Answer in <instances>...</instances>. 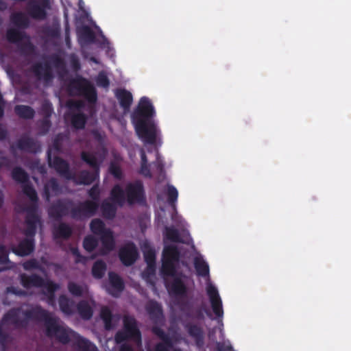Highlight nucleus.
<instances>
[{
  "label": "nucleus",
  "instance_id": "nucleus-18",
  "mask_svg": "<svg viewBox=\"0 0 351 351\" xmlns=\"http://www.w3.org/2000/svg\"><path fill=\"white\" fill-rule=\"evenodd\" d=\"M150 320L154 324H161L164 321L162 305L154 300H149L145 306Z\"/></svg>",
  "mask_w": 351,
  "mask_h": 351
},
{
  "label": "nucleus",
  "instance_id": "nucleus-34",
  "mask_svg": "<svg viewBox=\"0 0 351 351\" xmlns=\"http://www.w3.org/2000/svg\"><path fill=\"white\" fill-rule=\"evenodd\" d=\"M81 158L91 167L94 171L99 172V163L94 154L83 151L81 153Z\"/></svg>",
  "mask_w": 351,
  "mask_h": 351
},
{
  "label": "nucleus",
  "instance_id": "nucleus-25",
  "mask_svg": "<svg viewBox=\"0 0 351 351\" xmlns=\"http://www.w3.org/2000/svg\"><path fill=\"white\" fill-rule=\"evenodd\" d=\"M100 240L102 245L101 250V255H106L114 250L115 246V241L113 237V233L110 230L106 231L104 232V234L101 235Z\"/></svg>",
  "mask_w": 351,
  "mask_h": 351
},
{
  "label": "nucleus",
  "instance_id": "nucleus-64",
  "mask_svg": "<svg viewBox=\"0 0 351 351\" xmlns=\"http://www.w3.org/2000/svg\"><path fill=\"white\" fill-rule=\"evenodd\" d=\"M5 136V131L3 127L0 125V139H2Z\"/></svg>",
  "mask_w": 351,
  "mask_h": 351
},
{
  "label": "nucleus",
  "instance_id": "nucleus-63",
  "mask_svg": "<svg viewBox=\"0 0 351 351\" xmlns=\"http://www.w3.org/2000/svg\"><path fill=\"white\" fill-rule=\"evenodd\" d=\"M23 29H25L28 26V21L27 18L23 15Z\"/></svg>",
  "mask_w": 351,
  "mask_h": 351
},
{
  "label": "nucleus",
  "instance_id": "nucleus-31",
  "mask_svg": "<svg viewBox=\"0 0 351 351\" xmlns=\"http://www.w3.org/2000/svg\"><path fill=\"white\" fill-rule=\"evenodd\" d=\"M59 306L62 313L71 315L74 313V302L64 295H61L58 299Z\"/></svg>",
  "mask_w": 351,
  "mask_h": 351
},
{
  "label": "nucleus",
  "instance_id": "nucleus-43",
  "mask_svg": "<svg viewBox=\"0 0 351 351\" xmlns=\"http://www.w3.org/2000/svg\"><path fill=\"white\" fill-rule=\"evenodd\" d=\"M67 288L69 293L75 297H82L84 294V287L74 282H69Z\"/></svg>",
  "mask_w": 351,
  "mask_h": 351
},
{
  "label": "nucleus",
  "instance_id": "nucleus-37",
  "mask_svg": "<svg viewBox=\"0 0 351 351\" xmlns=\"http://www.w3.org/2000/svg\"><path fill=\"white\" fill-rule=\"evenodd\" d=\"M165 237L166 239L174 243H184L180 237L178 230L174 227H165Z\"/></svg>",
  "mask_w": 351,
  "mask_h": 351
},
{
  "label": "nucleus",
  "instance_id": "nucleus-7",
  "mask_svg": "<svg viewBox=\"0 0 351 351\" xmlns=\"http://www.w3.org/2000/svg\"><path fill=\"white\" fill-rule=\"evenodd\" d=\"M128 339H132L138 343L141 342V333L138 328L136 320L134 317L125 316L123 318V329L117 332L114 341L117 344Z\"/></svg>",
  "mask_w": 351,
  "mask_h": 351
},
{
  "label": "nucleus",
  "instance_id": "nucleus-27",
  "mask_svg": "<svg viewBox=\"0 0 351 351\" xmlns=\"http://www.w3.org/2000/svg\"><path fill=\"white\" fill-rule=\"evenodd\" d=\"M72 233V228L64 222H60L53 229V236L55 239H62L67 240L71 237Z\"/></svg>",
  "mask_w": 351,
  "mask_h": 351
},
{
  "label": "nucleus",
  "instance_id": "nucleus-32",
  "mask_svg": "<svg viewBox=\"0 0 351 351\" xmlns=\"http://www.w3.org/2000/svg\"><path fill=\"white\" fill-rule=\"evenodd\" d=\"M194 267L197 276L202 277L209 276V266L203 258L197 256L194 258Z\"/></svg>",
  "mask_w": 351,
  "mask_h": 351
},
{
  "label": "nucleus",
  "instance_id": "nucleus-53",
  "mask_svg": "<svg viewBox=\"0 0 351 351\" xmlns=\"http://www.w3.org/2000/svg\"><path fill=\"white\" fill-rule=\"evenodd\" d=\"M40 264L39 262L35 259L32 258L25 262H23V269L29 270L32 269H39Z\"/></svg>",
  "mask_w": 351,
  "mask_h": 351
},
{
  "label": "nucleus",
  "instance_id": "nucleus-23",
  "mask_svg": "<svg viewBox=\"0 0 351 351\" xmlns=\"http://www.w3.org/2000/svg\"><path fill=\"white\" fill-rule=\"evenodd\" d=\"M99 173L98 171L90 172L87 170H82L77 176L73 174V178L69 180H73L77 184L88 185L99 178Z\"/></svg>",
  "mask_w": 351,
  "mask_h": 351
},
{
  "label": "nucleus",
  "instance_id": "nucleus-52",
  "mask_svg": "<svg viewBox=\"0 0 351 351\" xmlns=\"http://www.w3.org/2000/svg\"><path fill=\"white\" fill-rule=\"evenodd\" d=\"M71 252L72 254L74 256H75V262L76 263H80L85 264L87 262L88 258L85 256L82 255L77 247H72L71 249Z\"/></svg>",
  "mask_w": 351,
  "mask_h": 351
},
{
  "label": "nucleus",
  "instance_id": "nucleus-13",
  "mask_svg": "<svg viewBox=\"0 0 351 351\" xmlns=\"http://www.w3.org/2000/svg\"><path fill=\"white\" fill-rule=\"evenodd\" d=\"M47 158L49 166L54 169L60 176L66 180L73 178V173L71 171L69 164L66 160L59 156L52 158L50 149L47 152Z\"/></svg>",
  "mask_w": 351,
  "mask_h": 351
},
{
  "label": "nucleus",
  "instance_id": "nucleus-57",
  "mask_svg": "<svg viewBox=\"0 0 351 351\" xmlns=\"http://www.w3.org/2000/svg\"><path fill=\"white\" fill-rule=\"evenodd\" d=\"M218 351H232V347L231 345H226L224 343H217Z\"/></svg>",
  "mask_w": 351,
  "mask_h": 351
},
{
  "label": "nucleus",
  "instance_id": "nucleus-59",
  "mask_svg": "<svg viewBox=\"0 0 351 351\" xmlns=\"http://www.w3.org/2000/svg\"><path fill=\"white\" fill-rule=\"evenodd\" d=\"M7 261V255L3 248L0 249V265L5 263Z\"/></svg>",
  "mask_w": 351,
  "mask_h": 351
},
{
  "label": "nucleus",
  "instance_id": "nucleus-2",
  "mask_svg": "<svg viewBox=\"0 0 351 351\" xmlns=\"http://www.w3.org/2000/svg\"><path fill=\"white\" fill-rule=\"evenodd\" d=\"M154 116V106L147 97L141 98L137 108L131 115L137 135L145 143L150 145H154L156 141L157 128Z\"/></svg>",
  "mask_w": 351,
  "mask_h": 351
},
{
  "label": "nucleus",
  "instance_id": "nucleus-20",
  "mask_svg": "<svg viewBox=\"0 0 351 351\" xmlns=\"http://www.w3.org/2000/svg\"><path fill=\"white\" fill-rule=\"evenodd\" d=\"M171 277L173 278L172 281L167 286L169 293L176 296H186L187 287L182 278L177 276V272L175 276Z\"/></svg>",
  "mask_w": 351,
  "mask_h": 351
},
{
  "label": "nucleus",
  "instance_id": "nucleus-47",
  "mask_svg": "<svg viewBox=\"0 0 351 351\" xmlns=\"http://www.w3.org/2000/svg\"><path fill=\"white\" fill-rule=\"evenodd\" d=\"M53 110L52 105L49 102L45 101L42 104L40 107V114L43 116V118L50 119L53 113Z\"/></svg>",
  "mask_w": 351,
  "mask_h": 351
},
{
  "label": "nucleus",
  "instance_id": "nucleus-9",
  "mask_svg": "<svg viewBox=\"0 0 351 351\" xmlns=\"http://www.w3.org/2000/svg\"><path fill=\"white\" fill-rule=\"evenodd\" d=\"M23 228V256L31 254L35 249V235L38 226H42L41 220L25 219Z\"/></svg>",
  "mask_w": 351,
  "mask_h": 351
},
{
  "label": "nucleus",
  "instance_id": "nucleus-62",
  "mask_svg": "<svg viewBox=\"0 0 351 351\" xmlns=\"http://www.w3.org/2000/svg\"><path fill=\"white\" fill-rule=\"evenodd\" d=\"M147 271L149 274H154L156 271V263L153 265V266L149 267L148 265L147 266Z\"/></svg>",
  "mask_w": 351,
  "mask_h": 351
},
{
  "label": "nucleus",
  "instance_id": "nucleus-30",
  "mask_svg": "<svg viewBox=\"0 0 351 351\" xmlns=\"http://www.w3.org/2000/svg\"><path fill=\"white\" fill-rule=\"evenodd\" d=\"M36 154L41 152V144L39 141L23 134V152Z\"/></svg>",
  "mask_w": 351,
  "mask_h": 351
},
{
  "label": "nucleus",
  "instance_id": "nucleus-26",
  "mask_svg": "<svg viewBox=\"0 0 351 351\" xmlns=\"http://www.w3.org/2000/svg\"><path fill=\"white\" fill-rule=\"evenodd\" d=\"M60 193V186L56 178H51L45 184L43 196L45 201L49 202L53 195H58Z\"/></svg>",
  "mask_w": 351,
  "mask_h": 351
},
{
  "label": "nucleus",
  "instance_id": "nucleus-33",
  "mask_svg": "<svg viewBox=\"0 0 351 351\" xmlns=\"http://www.w3.org/2000/svg\"><path fill=\"white\" fill-rule=\"evenodd\" d=\"M77 309L80 317L85 320L90 319L93 316V308L86 300L79 302L77 305Z\"/></svg>",
  "mask_w": 351,
  "mask_h": 351
},
{
  "label": "nucleus",
  "instance_id": "nucleus-44",
  "mask_svg": "<svg viewBox=\"0 0 351 351\" xmlns=\"http://www.w3.org/2000/svg\"><path fill=\"white\" fill-rule=\"evenodd\" d=\"M109 172L117 180H121L123 178V173L121 168L115 162L110 163Z\"/></svg>",
  "mask_w": 351,
  "mask_h": 351
},
{
  "label": "nucleus",
  "instance_id": "nucleus-15",
  "mask_svg": "<svg viewBox=\"0 0 351 351\" xmlns=\"http://www.w3.org/2000/svg\"><path fill=\"white\" fill-rule=\"evenodd\" d=\"M183 326L188 335L194 340L198 349H202L204 346L205 333L202 326L198 324L190 322H184Z\"/></svg>",
  "mask_w": 351,
  "mask_h": 351
},
{
  "label": "nucleus",
  "instance_id": "nucleus-6",
  "mask_svg": "<svg viewBox=\"0 0 351 351\" xmlns=\"http://www.w3.org/2000/svg\"><path fill=\"white\" fill-rule=\"evenodd\" d=\"M27 180L28 174L23 170V195L27 196L30 201L28 204H23L25 219L41 220L37 192L32 185L27 184Z\"/></svg>",
  "mask_w": 351,
  "mask_h": 351
},
{
  "label": "nucleus",
  "instance_id": "nucleus-5",
  "mask_svg": "<svg viewBox=\"0 0 351 351\" xmlns=\"http://www.w3.org/2000/svg\"><path fill=\"white\" fill-rule=\"evenodd\" d=\"M51 64L56 69L65 68L64 60L57 54H52L49 60L34 63L32 66V71L38 80L49 84L54 77Z\"/></svg>",
  "mask_w": 351,
  "mask_h": 351
},
{
  "label": "nucleus",
  "instance_id": "nucleus-56",
  "mask_svg": "<svg viewBox=\"0 0 351 351\" xmlns=\"http://www.w3.org/2000/svg\"><path fill=\"white\" fill-rule=\"evenodd\" d=\"M68 107L70 109L75 108L77 110H80L83 107V104L80 101H70L68 103Z\"/></svg>",
  "mask_w": 351,
  "mask_h": 351
},
{
  "label": "nucleus",
  "instance_id": "nucleus-17",
  "mask_svg": "<svg viewBox=\"0 0 351 351\" xmlns=\"http://www.w3.org/2000/svg\"><path fill=\"white\" fill-rule=\"evenodd\" d=\"M206 292L209 297L214 314L217 317H222L223 315L222 301L219 296L218 290L215 286L210 284L206 287Z\"/></svg>",
  "mask_w": 351,
  "mask_h": 351
},
{
  "label": "nucleus",
  "instance_id": "nucleus-45",
  "mask_svg": "<svg viewBox=\"0 0 351 351\" xmlns=\"http://www.w3.org/2000/svg\"><path fill=\"white\" fill-rule=\"evenodd\" d=\"M88 195L91 198L90 201L96 202L99 204L101 191L97 184H94L88 190Z\"/></svg>",
  "mask_w": 351,
  "mask_h": 351
},
{
  "label": "nucleus",
  "instance_id": "nucleus-36",
  "mask_svg": "<svg viewBox=\"0 0 351 351\" xmlns=\"http://www.w3.org/2000/svg\"><path fill=\"white\" fill-rule=\"evenodd\" d=\"M106 271V264L101 260L97 261L92 267V275L96 279L104 277Z\"/></svg>",
  "mask_w": 351,
  "mask_h": 351
},
{
  "label": "nucleus",
  "instance_id": "nucleus-46",
  "mask_svg": "<svg viewBox=\"0 0 351 351\" xmlns=\"http://www.w3.org/2000/svg\"><path fill=\"white\" fill-rule=\"evenodd\" d=\"M51 126V123L50 119L43 118V119L38 122L39 134L41 135L46 134L49 131Z\"/></svg>",
  "mask_w": 351,
  "mask_h": 351
},
{
  "label": "nucleus",
  "instance_id": "nucleus-61",
  "mask_svg": "<svg viewBox=\"0 0 351 351\" xmlns=\"http://www.w3.org/2000/svg\"><path fill=\"white\" fill-rule=\"evenodd\" d=\"M141 164H147V158L145 154V152L143 149L141 151Z\"/></svg>",
  "mask_w": 351,
  "mask_h": 351
},
{
  "label": "nucleus",
  "instance_id": "nucleus-8",
  "mask_svg": "<svg viewBox=\"0 0 351 351\" xmlns=\"http://www.w3.org/2000/svg\"><path fill=\"white\" fill-rule=\"evenodd\" d=\"M180 252L176 245H169L164 247L162 258L161 272L166 276H173L176 273V264Z\"/></svg>",
  "mask_w": 351,
  "mask_h": 351
},
{
  "label": "nucleus",
  "instance_id": "nucleus-28",
  "mask_svg": "<svg viewBox=\"0 0 351 351\" xmlns=\"http://www.w3.org/2000/svg\"><path fill=\"white\" fill-rule=\"evenodd\" d=\"M45 279L38 274L26 276L23 274V288L34 287L38 288L43 287L45 285Z\"/></svg>",
  "mask_w": 351,
  "mask_h": 351
},
{
  "label": "nucleus",
  "instance_id": "nucleus-48",
  "mask_svg": "<svg viewBox=\"0 0 351 351\" xmlns=\"http://www.w3.org/2000/svg\"><path fill=\"white\" fill-rule=\"evenodd\" d=\"M49 294V298L53 299L54 298L55 292L59 289V285L53 282L51 280H45L44 287Z\"/></svg>",
  "mask_w": 351,
  "mask_h": 351
},
{
  "label": "nucleus",
  "instance_id": "nucleus-12",
  "mask_svg": "<svg viewBox=\"0 0 351 351\" xmlns=\"http://www.w3.org/2000/svg\"><path fill=\"white\" fill-rule=\"evenodd\" d=\"M99 204L98 202L85 200L80 202L77 206H73L71 209V218L75 220H82L90 218L97 213Z\"/></svg>",
  "mask_w": 351,
  "mask_h": 351
},
{
  "label": "nucleus",
  "instance_id": "nucleus-35",
  "mask_svg": "<svg viewBox=\"0 0 351 351\" xmlns=\"http://www.w3.org/2000/svg\"><path fill=\"white\" fill-rule=\"evenodd\" d=\"M91 232L97 236H101L110 229L106 228L105 223L100 219H94L90 223Z\"/></svg>",
  "mask_w": 351,
  "mask_h": 351
},
{
  "label": "nucleus",
  "instance_id": "nucleus-22",
  "mask_svg": "<svg viewBox=\"0 0 351 351\" xmlns=\"http://www.w3.org/2000/svg\"><path fill=\"white\" fill-rule=\"evenodd\" d=\"M115 97L124 112H128L133 101L132 93L125 88H118L115 91Z\"/></svg>",
  "mask_w": 351,
  "mask_h": 351
},
{
  "label": "nucleus",
  "instance_id": "nucleus-14",
  "mask_svg": "<svg viewBox=\"0 0 351 351\" xmlns=\"http://www.w3.org/2000/svg\"><path fill=\"white\" fill-rule=\"evenodd\" d=\"M152 332L162 341L157 343L152 350L148 351H170L174 346L173 338L166 333L160 327L154 326Z\"/></svg>",
  "mask_w": 351,
  "mask_h": 351
},
{
  "label": "nucleus",
  "instance_id": "nucleus-24",
  "mask_svg": "<svg viewBox=\"0 0 351 351\" xmlns=\"http://www.w3.org/2000/svg\"><path fill=\"white\" fill-rule=\"evenodd\" d=\"M180 309L187 318L199 321L204 319V310L201 307L193 309L189 302H184L181 304Z\"/></svg>",
  "mask_w": 351,
  "mask_h": 351
},
{
  "label": "nucleus",
  "instance_id": "nucleus-10",
  "mask_svg": "<svg viewBox=\"0 0 351 351\" xmlns=\"http://www.w3.org/2000/svg\"><path fill=\"white\" fill-rule=\"evenodd\" d=\"M73 202L69 199H59L52 202L47 208V213L49 218L60 221L64 217L70 214L71 217V209Z\"/></svg>",
  "mask_w": 351,
  "mask_h": 351
},
{
  "label": "nucleus",
  "instance_id": "nucleus-40",
  "mask_svg": "<svg viewBox=\"0 0 351 351\" xmlns=\"http://www.w3.org/2000/svg\"><path fill=\"white\" fill-rule=\"evenodd\" d=\"M100 316L104 321L106 329L110 330L112 328V314L110 309L107 306L103 307L101 310Z\"/></svg>",
  "mask_w": 351,
  "mask_h": 351
},
{
  "label": "nucleus",
  "instance_id": "nucleus-29",
  "mask_svg": "<svg viewBox=\"0 0 351 351\" xmlns=\"http://www.w3.org/2000/svg\"><path fill=\"white\" fill-rule=\"evenodd\" d=\"M88 120V117L82 112L72 113L71 114V123L73 128L76 130H82L85 128Z\"/></svg>",
  "mask_w": 351,
  "mask_h": 351
},
{
  "label": "nucleus",
  "instance_id": "nucleus-39",
  "mask_svg": "<svg viewBox=\"0 0 351 351\" xmlns=\"http://www.w3.org/2000/svg\"><path fill=\"white\" fill-rule=\"evenodd\" d=\"M80 37L87 43H93L95 40V34L88 26H84L80 31Z\"/></svg>",
  "mask_w": 351,
  "mask_h": 351
},
{
  "label": "nucleus",
  "instance_id": "nucleus-55",
  "mask_svg": "<svg viewBox=\"0 0 351 351\" xmlns=\"http://www.w3.org/2000/svg\"><path fill=\"white\" fill-rule=\"evenodd\" d=\"M139 173L146 178H151L152 177L148 163L141 164V169Z\"/></svg>",
  "mask_w": 351,
  "mask_h": 351
},
{
  "label": "nucleus",
  "instance_id": "nucleus-51",
  "mask_svg": "<svg viewBox=\"0 0 351 351\" xmlns=\"http://www.w3.org/2000/svg\"><path fill=\"white\" fill-rule=\"evenodd\" d=\"M69 64L71 69L77 72L81 69V64L78 56L75 53H71L69 56Z\"/></svg>",
  "mask_w": 351,
  "mask_h": 351
},
{
  "label": "nucleus",
  "instance_id": "nucleus-3",
  "mask_svg": "<svg viewBox=\"0 0 351 351\" xmlns=\"http://www.w3.org/2000/svg\"><path fill=\"white\" fill-rule=\"evenodd\" d=\"M111 200L117 205L123 206L125 202L129 205H143L146 203V194L143 182L136 180L126 184L125 189L115 184L110 191Z\"/></svg>",
  "mask_w": 351,
  "mask_h": 351
},
{
  "label": "nucleus",
  "instance_id": "nucleus-58",
  "mask_svg": "<svg viewBox=\"0 0 351 351\" xmlns=\"http://www.w3.org/2000/svg\"><path fill=\"white\" fill-rule=\"evenodd\" d=\"M12 177L14 180L21 182L22 179V171L20 168L16 169L12 172Z\"/></svg>",
  "mask_w": 351,
  "mask_h": 351
},
{
  "label": "nucleus",
  "instance_id": "nucleus-1",
  "mask_svg": "<svg viewBox=\"0 0 351 351\" xmlns=\"http://www.w3.org/2000/svg\"><path fill=\"white\" fill-rule=\"evenodd\" d=\"M23 316L36 322L43 323L45 335L62 345L72 343L73 348L77 351H99L89 339L67 326L58 317L40 306H36L29 311H23Z\"/></svg>",
  "mask_w": 351,
  "mask_h": 351
},
{
  "label": "nucleus",
  "instance_id": "nucleus-21",
  "mask_svg": "<svg viewBox=\"0 0 351 351\" xmlns=\"http://www.w3.org/2000/svg\"><path fill=\"white\" fill-rule=\"evenodd\" d=\"M108 278L110 287L107 289L108 292L113 296H117L123 291L125 288L124 282L117 274L113 271L109 272Z\"/></svg>",
  "mask_w": 351,
  "mask_h": 351
},
{
  "label": "nucleus",
  "instance_id": "nucleus-19",
  "mask_svg": "<svg viewBox=\"0 0 351 351\" xmlns=\"http://www.w3.org/2000/svg\"><path fill=\"white\" fill-rule=\"evenodd\" d=\"M22 16L20 13L14 14L11 18L10 27L8 32V38L12 42H16L21 38V27Z\"/></svg>",
  "mask_w": 351,
  "mask_h": 351
},
{
  "label": "nucleus",
  "instance_id": "nucleus-16",
  "mask_svg": "<svg viewBox=\"0 0 351 351\" xmlns=\"http://www.w3.org/2000/svg\"><path fill=\"white\" fill-rule=\"evenodd\" d=\"M119 257L125 266H131L138 257V252L135 244L129 242L119 249Z\"/></svg>",
  "mask_w": 351,
  "mask_h": 351
},
{
  "label": "nucleus",
  "instance_id": "nucleus-41",
  "mask_svg": "<svg viewBox=\"0 0 351 351\" xmlns=\"http://www.w3.org/2000/svg\"><path fill=\"white\" fill-rule=\"evenodd\" d=\"M98 241L93 236H86L83 241V247L88 252H92L97 246Z\"/></svg>",
  "mask_w": 351,
  "mask_h": 351
},
{
  "label": "nucleus",
  "instance_id": "nucleus-49",
  "mask_svg": "<svg viewBox=\"0 0 351 351\" xmlns=\"http://www.w3.org/2000/svg\"><path fill=\"white\" fill-rule=\"evenodd\" d=\"M144 259L147 265L153 266L156 263V254L153 249H149L144 252Z\"/></svg>",
  "mask_w": 351,
  "mask_h": 351
},
{
  "label": "nucleus",
  "instance_id": "nucleus-38",
  "mask_svg": "<svg viewBox=\"0 0 351 351\" xmlns=\"http://www.w3.org/2000/svg\"><path fill=\"white\" fill-rule=\"evenodd\" d=\"M101 209L105 218L112 219L115 217L117 208L112 204L104 202L101 204Z\"/></svg>",
  "mask_w": 351,
  "mask_h": 351
},
{
  "label": "nucleus",
  "instance_id": "nucleus-60",
  "mask_svg": "<svg viewBox=\"0 0 351 351\" xmlns=\"http://www.w3.org/2000/svg\"><path fill=\"white\" fill-rule=\"evenodd\" d=\"M119 351H134L133 348L128 344V343H123L121 346Z\"/></svg>",
  "mask_w": 351,
  "mask_h": 351
},
{
  "label": "nucleus",
  "instance_id": "nucleus-42",
  "mask_svg": "<svg viewBox=\"0 0 351 351\" xmlns=\"http://www.w3.org/2000/svg\"><path fill=\"white\" fill-rule=\"evenodd\" d=\"M167 195L169 204L172 207H175L178 197V192L176 188L173 185H168Z\"/></svg>",
  "mask_w": 351,
  "mask_h": 351
},
{
  "label": "nucleus",
  "instance_id": "nucleus-50",
  "mask_svg": "<svg viewBox=\"0 0 351 351\" xmlns=\"http://www.w3.org/2000/svg\"><path fill=\"white\" fill-rule=\"evenodd\" d=\"M96 82L99 86L102 88H108L110 86V80L107 75L103 72H101L98 74L96 79Z\"/></svg>",
  "mask_w": 351,
  "mask_h": 351
},
{
  "label": "nucleus",
  "instance_id": "nucleus-54",
  "mask_svg": "<svg viewBox=\"0 0 351 351\" xmlns=\"http://www.w3.org/2000/svg\"><path fill=\"white\" fill-rule=\"evenodd\" d=\"M34 114L35 112L32 108L23 105V119H32Z\"/></svg>",
  "mask_w": 351,
  "mask_h": 351
},
{
  "label": "nucleus",
  "instance_id": "nucleus-11",
  "mask_svg": "<svg viewBox=\"0 0 351 351\" xmlns=\"http://www.w3.org/2000/svg\"><path fill=\"white\" fill-rule=\"evenodd\" d=\"M51 8V0H29L26 10L29 16L36 20H45L47 11Z\"/></svg>",
  "mask_w": 351,
  "mask_h": 351
},
{
  "label": "nucleus",
  "instance_id": "nucleus-4",
  "mask_svg": "<svg viewBox=\"0 0 351 351\" xmlns=\"http://www.w3.org/2000/svg\"><path fill=\"white\" fill-rule=\"evenodd\" d=\"M66 89L70 95L82 97L89 104H94L97 101V92L95 87L82 75L69 79Z\"/></svg>",
  "mask_w": 351,
  "mask_h": 351
}]
</instances>
